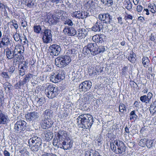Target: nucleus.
<instances>
[{
	"mask_svg": "<svg viewBox=\"0 0 156 156\" xmlns=\"http://www.w3.org/2000/svg\"><path fill=\"white\" fill-rule=\"evenodd\" d=\"M77 122L81 125L83 129L90 128L93 123V118L89 114H83L80 115L77 118Z\"/></svg>",
	"mask_w": 156,
	"mask_h": 156,
	"instance_id": "nucleus-1",
	"label": "nucleus"
},
{
	"mask_svg": "<svg viewBox=\"0 0 156 156\" xmlns=\"http://www.w3.org/2000/svg\"><path fill=\"white\" fill-rule=\"evenodd\" d=\"M52 111L49 109L45 110L40 118V120L41 124V127L44 129H46L49 127V122L48 120L52 116Z\"/></svg>",
	"mask_w": 156,
	"mask_h": 156,
	"instance_id": "nucleus-2",
	"label": "nucleus"
},
{
	"mask_svg": "<svg viewBox=\"0 0 156 156\" xmlns=\"http://www.w3.org/2000/svg\"><path fill=\"white\" fill-rule=\"evenodd\" d=\"M71 61V58L69 56L65 55L56 58L55 64L58 67L64 68L68 65Z\"/></svg>",
	"mask_w": 156,
	"mask_h": 156,
	"instance_id": "nucleus-3",
	"label": "nucleus"
},
{
	"mask_svg": "<svg viewBox=\"0 0 156 156\" xmlns=\"http://www.w3.org/2000/svg\"><path fill=\"white\" fill-rule=\"evenodd\" d=\"M45 94L50 99H53L59 94V90L57 87L53 85H49L45 90Z\"/></svg>",
	"mask_w": 156,
	"mask_h": 156,
	"instance_id": "nucleus-4",
	"label": "nucleus"
},
{
	"mask_svg": "<svg viewBox=\"0 0 156 156\" xmlns=\"http://www.w3.org/2000/svg\"><path fill=\"white\" fill-rule=\"evenodd\" d=\"M55 136L52 142L53 145L57 144V143L59 141H62L64 140L67 137V132L63 129H60L57 132H55Z\"/></svg>",
	"mask_w": 156,
	"mask_h": 156,
	"instance_id": "nucleus-5",
	"label": "nucleus"
},
{
	"mask_svg": "<svg viewBox=\"0 0 156 156\" xmlns=\"http://www.w3.org/2000/svg\"><path fill=\"white\" fill-rule=\"evenodd\" d=\"M73 143L72 140L69 138L67 137L62 141L58 142L57 144L53 145L55 146H58L65 150H69L72 147Z\"/></svg>",
	"mask_w": 156,
	"mask_h": 156,
	"instance_id": "nucleus-6",
	"label": "nucleus"
},
{
	"mask_svg": "<svg viewBox=\"0 0 156 156\" xmlns=\"http://www.w3.org/2000/svg\"><path fill=\"white\" fill-rule=\"evenodd\" d=\"M27 123L23 120L17 121L14 126V131L17 133H20L24 131L26 128Z\"/></svg>",
	"mask_w": 156,
	"mask_h": 156,
	"instance_id": "nucleus-7",
	"label": "nucleus"
},
{
	"mask_svg": "<svg viewBox=\"0 0 156 156\" xmlns=\"http://www.w3.org/2000/svg\"><path fill=\"white\" fill-rule=\"evenodd\" d=\"M65 74L64 72L59 71V73L51 74L50 77L51 81L54 83H57L63 80L65 78Z\"/></svg>",
	"mask_w": 156,
	"mask_h": 156,
	"instance_id": "nucleus-8",
	"label": "nucleus"
},
{
	"mask_svg": "<svg viewBox=\"0 0 156 156\" xmlns=\"http://www.w3.org/2000/svg\"><path fill=\"white\" fill-rule=\"evenodd\" d=\"M92 83L90 81L86 80L81 83L79 85V89L80 92L87 91L90 88Z\"/></svg>",
	"mask_w": 156,
	"mask_h": 156,
	"instance_id": "nucleus-9",
	"label": "nucleus"
},
{
	"mask_svg": "<svg viewBox=\"0 0 156 156\" xmlns=\"http://www.w3.org/2000/svg\"><path fill=\"white\" fill-rule=\"evenodd\" d=\"M49 50L51 55L58 56L60 54L61 48L59 45L56 44H53L49 47Z\"/></svg>",
	"mask_w": 156,
	"mask_h": 156,
	"instance_id": "nucleus-10",
	"label": "nucleus"
},
{
	"mask_svg": "<svg viewBox=\"0 0 156 156\" xmlns=\"http://www.w3.org/2000/svg\"><path fill=\"white\" fill-rule=\"evenodd\" d=\"M51 30L49 29H45L43 33V36L42 39L43 42L46 43L50 42L51 40Z\"/></svg>",
	"mask_w": 156,
	"mask_h": 156,
	"instance_id": "nucleus-11",
	"label": "nucleus"
},
{
	"mask_svg": "<svg viewBox=\"0 0 156 156\" xmlns=\"http://www.w3.org/2000/svg\"><path fill=\"white\" fill-rule=\"evenodd\" d=\"M39 116V113L37 112H34L28 113L25 115V117L27 121H30L37 119Z\"/></svg>",
	"mask_w": 156,
	"mask_h": 156,
	"instance_id": "nucleus-12",
	"label": "nucleus"
},
{
	"mask_svg": "<svg viewBox=\"0 0 156 156\" xmlns=\"http://www.w3.org/2000/svg\"><path fill=\"white\" fill-rule=\"evenodd\" d=\"M115 144L118 147V153L122 154L123 152H125L126 147L124 143L120 140H116Z\"/></svg>",
	"mask_w": 156,
	"mask_h": 156,
	"instance_id": "nucleus-13",
	"label": "nucleus"
},
{
	"mask_svg": "<svg viewBox=\"0 0 156 156\" xmlns=\"http://www.w3.org/2000/svg\"><path fill=\"white\" fill-rule=\"evenodd\" d=\"M88 13L85 11L80 12V11H75L72 14L73 17L78 19H84L88 16Z\"/></svg>",
	"mask_w": 156,
	"mask_h": 156,
	"instance_id": "nucleus-14",
	"label": "nucleus"
},
{
	"mask_svg": "<svg viewBox=\"0 0 156 156\" xmlns=\"http://www.w3.org/2000/svg\"><path fill=\"white\" fill-rule=\"evenodd\" d=\"M63 32L69 36H74L76 34V31L75 28L72 27H66L63 30Z\"/></svg>",
	"mask_w": 156,
	"mask_h": 156,
	"instance_id": "nucleus-15",
	"label": "nucleus"
},
{
	"mask_svg": "<svg viewBox=\"0 0 156 156\" xmlns=\"http://www.w3.org/2000/svg\"><path fill=\"white\" fill-rule=\"evenodd\" d=\"M115 136L114 135L113 133H110L109 134L108 136V138H110L109 142H110V147L111 149L114 152H115L116 150V147L115 145H114L115 141L114 140L115 139Z\"/></svg>",
	"mask_w": 156,
	"mask_h": 156,
	"instance_id": "nucleus-16",
	"label": "nucleus"
},
{
	"mask_svg": "<svg viewBox=\"0 0 156 156\" xmlns=\"http://www.w3.org/2000/svg\"><path fill=\"white\" fill-rule=\"evenodd\" d=\"M10 44V39L6 35H3L0 41L1 46L3 48L6 47H8Z\"/></svg>",
	"mask_w": 156,
	"mask_h": 156,
	"instance_id": "nucleus-17",
	"label": "nucleus"
},
{
	"mask_svg": "<svg viewBox=\"0 0 156 156\" xmlns=\"http://www.w3.org/2000/svg\"><path fill=\"white\" fill-rule=\"evenodd\" d=\"M8 120V116L0 110V125L7 124Z\"/></svg>",
	"mask_w": 156,
	"mask_h": 156,
	"instance_id": "nucleus-18",
	"label": "nucleus"
},
{
	"mask_svg": "<svg viewBox=\"0 0 156 156\" xmlns=\"http://www.w3.org/2000/svg\"><path fill=\"white\" fill-rule=\"evenodd\" d=\"M28 144H41V140L40 137L35 136L33 137L30 139L28 140Z\"/></svg>",
	"mask_w": 156,
	"mask_h": 156,
	"instance_id": "nucleus-19",
	"label": "nucleus"
},
{
	"mask_svg": "<svg viewBox=\"0 0 156 156\" xmlns=\"http://www.w3.org/2000/svg\"><path fill=\"white\" fill-rule=\"evenodd\" d=\"M94 98L92 94L90 93H88L83 95V100L86 103H90Z\"/></svg>",
	"mask_w": 156,
	"mask_h": 156,
	"instance_id": "nucleus-20",
	"label": "nucleus"
},
{
	"mask_svg": "<svg viewBox=\"0 0 156 156\" xmlns=\"http://www.w3.org/2000/svg\"><path fill=\"white\" fill-rule=\"evenodd\" d=\"M43 137L47 141H49L52 138L53 133L49 130L44 131L43 134Z\"/></svg>",
	"mask_w": 156,
	"mask_h": 156,
	"instance_id": "nucleus-21",
	"label": "nucleus"
},
{
	"mask_svg": "<svg viewBox=\"0 0 156 156\" xmlns=\"http://www.w3.org/2000/svg\"><path fill=\"white\" fill-rule=\"evenodd\" d=\"M87 45L88 48H90L92 55H95L97 54V50L98 46L96 43H90Z\"/></svg>",
	"mask_w": 156,
	"mask_h": 156,
	"instance_id": "nucleus-22",
	"label": "nucleus"
},
{
	"mask_svg": "<svg viewBox=\"0 0 156 156\" xmlns=\"http://www.w3.org/2000/svg\"><path fill=\"white\" fill-rule=\"evenodd\" d=\"M6 55L7 58L8 59H12L15 54L16 51L11 48H7L6 49Z\"/></svg>",
	"mask_w": 156,
	"mask_h": 156,
	"instance_id": "nucleus-23",
	"label": "nucleus"
},
{
	"mask_svg": "<svg viewBox=\"0 0 156 156\" xmlns=\"http://www.w3.org/2000/svg\"><path fill=\"white\" fill-rule=\"evenodd\" d=\"M49 23L50 24L55 25L60 21V19H59L54 14L49 17H48Z\"/></svg>",
	"mask_w": 156,
	"mask_h": 156,
	"instance_id": "nucleus-24",
	"label": "nucleus"
},
{
	"mask_svg": "<svg viewBox=\"0 0 156 156\" xmlns=\"http://www.w3.org/2000/svg\"><path fill=\"white\" fill-rule=\"evenodd\" d=\"M100 99H97L95 98L93 99L92 101L91 102V104L92 105V107L95 111L98 110L99 107V105L100 104Z\"/></svg>",
	"mask_w": 156,
	"mask_h": 156,
	"instance_id": "nucleus-25",
	"label": "nucleus"
},
{
	"mask_svg": "<svg viewBox=\"0 0 156 156\" xmlns=\"http://www.w3.org/2000/svg\"><path fill=\"white\" fill-rule=\"evenodd\" d=\"M23 56L22 55L16 54V53L13 56L12 59L13 65H16L22 59Z\"/></svg>",
	"mask_w": 156,
	"mask_h": 156,
	"instance_id": "nucleus-26",
	"label": "nucleus"
},
{
	"mask_svg": "<svg viewBox=\"0 0 156 156\" xmlns=\"http://www.w3.org/2000/svg\"><path fill=\"white\" fill-rule=\"evenodd\" d=\"M142 63L145 68H147L148 67L149 65L150 64V60L148 57L146 56H143L141 60Z\"/></svg>",
	"mask_w": 156,
	"mask_h": 156,
	"instance_id": "nucleus-27",
	"label": "nucleus"
},
{
	"mask_svg": "<svg viewBox=\"0 0 156 156\" xmlns=\"http://www.w3.org/2000/svg\"><path fill=\"white\" fill-rule=\"evenodd\" d=\"M41 144H29V147L32 151L35 153L38 151L41 148Z\"/></svg>",
	"mask_w": 156,
	"mask_h": 156,
	"instance_id": "nucleus-28",
	"label": "nucleus"
},
{
	"mask_svg": "<svg viewBox=\"0 0 156 156\" xmlns=\"http://www.w3.org/2000/svg\"><path fill=\"white\" fill-rule=\"evenodd\" d=\"M149 111L151 113H154L156 112V100L152 101L150 103Z\"/></svg>",
	"mask_w": 156,
	"mask_h": 156,
	"instance_id": "nucleus-29",
	"label": "nucleus"
},
{
	"mask_svg": "<svg viewBox=\"0 0 156 156\" xmlns=\"http://www.w3.org/2000/svg\"><path fill=\"white\" fill-rule=\"evenodd\" d=\"M33 76V74L28 73L25 75L24 76V79L23 80H22V81L24 85L26 84V83L29 82L31 78H32Z\"/></svg>",
	"mask_w": 156,
	"mask_h": 156,
	"instance_id": "nucleus-30",
	"label": "nucleus"
},
{
	"mask_svg": "<svg viewBox=\"0 0 156 156\" xmlns=\"http://www.w3.org/2000/svg\"><path fill=\"white\" fill-rule=\"evenodd\" d=\"M136 55L135 53L132 52V53H130L127 56V58L128 60L131 63H135L136 59Z\"/></svg>",
	"mask_w": 156,
	"mask_h": 156,
	"instance_id": "nucleus-31",
	"label": "nucleus"
},
{
	"mask_svg": "<svg viewBox=\"0 0 156 156\" xmlns=\"http://www.w3.org/2000/svg\"><path fill=\"white\" fill-rule=\"evenodd\" d=\"M100 23L97 22L92 27V30L94 32H99L101 30V25Z\"/></svg>",
	"mask_w": 156,
	"mask_h": 156,
	"instance_id": "nucleus-32",
	"label": "nucleus"
},
{
	"mask_svg": "<svg viewBox=\"0 0 156 156\" xmlns=\"http://www.w3.org/2000/svg\"><path fill=\"white\" fill-rule=\"evenodd\" d=\"M124 6L128 10L130 11L132 9V4L130 0H126L124 1Z\"/></svg>",
	"mask_w": 156,
	"mask_h": 156,
	"instance_id": "nucleus-33",
	"label": "nucleus"
},
{
	"mask_svg": "<svg viewBox=\"0 0 156 156\" xmlns=\"http://www.w3.org/2000/svg\"><path fill=\"white\" fill-rule=\"evenodd\" d=\"M106 14L105 13L100 14L98 16V18L99 20L104 23H105L106 24V26H107V20H106Z\"/></svg>",
	"mask_w": 156,
	"mask_h": 156,
	"instance_id": "nucleus-34",
	"label": "nucleus"
},
{
	"mask_svg": "<svg viewBox=\"0 0 156 156\" xmlns=\"http://www.w3.org/2000/svg\"><path fill=\"white\" fill-rule=\"evenodd\" d=\"M104 69L102 68H101L99 66H97L92 73L94 74V75L99 74L100 73H101L103 71V69Z\"/></svg>",
	"mask_w": 156,
	"mask_h": 156,
	"instance_id": "nucleus-35",
	"label": "nucleus"
},
{
	"mask_svg": "<svg viewBox=\"0 0 156 156\" xmlns=\"http://www.w3.org/2000/svg\"><path fill=\"white\" fill-rule=\"evenodd\" d=\"M25 3L26 5L30 8H33L34 5H36L34 2L32 0H27Z\"/></svg>",
	"mask_w": 156,
	"mask_h": 156,
	"instance_id": "nucleus-36",
	"label": "nucleus"
},
{
	"mask_svg": "<svg viewBox=\"0 0 156 156\" xmlns=\"http://www.w3.org/2000/svg\"><path fill=\"white\" fill-rule=\"evenodd\" d=\"M36 101H37V105L39 106H42L44 103L45 100L44 97H42L40 98H36Z\"/></svg>",
	"mask_w": 156,
	"mask_h": 156,
	"instance_id": "nucleus-37",
	"label": "nucleus"
},
{
	"mask_svg": "<svg viewBox=\"0 0 156 156\" xmlns=\"http://www.w3.org/2000/svg\"><path fill=\"white\" fill-rule=\"evenodd\" d=\"M119 111L122 113L125 112H126L127 111L126 106L122 103H121L119 104Z\"/></svg>",
	"mask_w": 156,
	"mask_h": 156,
	"instance_id": "nucleus-38",
	"label": "nucleus"
},
{
	"mask_svg": "<svg viewBox=\"0 0 156 156\" xmlns=\"http://www.w3.org/2000/svg\"><path fill=\"white\" fill-rule=\"evenodd\" d=\"M19 68V74L20 75L23 76L25 74V71L27 69L26 68V67H23V66H21L20 65L18 66Z\"/></svg>",
	"mask_w": 156,
	"mask_h": 156,
	"instance_id": "nucleus-39",
	"label": "nucleus"
},
{
	"mask_svg": "<svg viewBox=\"0 0 156 156\" xmlns=\"http://www.w3.org/2000/svg\"><path fill=\"white\" fill-rule=\"evenodd\" d=\"M63 11L62 10L57 9L55 10L53 14L59 19H60V18L63 15Z\"/></svg>",
	"mask_w": 156,
	"mask_h": 156,
	"instance_id": "nucleus-40",
	"label": "nucleus"
},
{
	"mask_svg": "<svg viewBox=\"0 0 156 156\" xmlns=\"http://www.w3.org/2000/svg\"><path fill=\"white\" fill-rule=\"evenodd\" d=\"M107 124L105 123V124L103 125L102 127V130L101 134L104 136L107 135Z\"/></svg>",
	"mask_w": 156,
	"mask_h": 156,
	"instance_id": "nucleus-41",
	"label": "nucleus"
},
{
	"mask_svg": "<svg viewBox=\"0 0 156 156\" xmlns=\"http://www.w3.org/2000/svg\"><path fill=\"white\" fill-rule=\"evenodd\" d=\"M129 117V119L130 120H132V119H134L135 121L137 119L138 116L135 114V110H133L130 112Z\"/></svg>",
	"mask_w": 156,
	"mask_h": 156,
	"instance_id": "nucleus-42",
	"label": "nucleus"
},
{
	"mask_svg": "<svg viewBox=\"0 0 156 156\" xmlns=\"http://www.w3.org/2000/svg\"><path fill=\"white\" fill-rule=\"evenodd\" d=\"M12 85L10 83L8 82H6L3 84V87H4L5 89L6 90V88H7L8 89V91L10 92L12 89L11 87Z\"/></svg>",
	"mask_w": 156,
	"mask_h": 156,
	"instance_id": "nucleus-43",
	"label": "nucleus"
},
{
	"mask_svg": "<svg viewBox=\"0 0 156 156\" xmlns=\"http://www.w3.org/2000/svg\"><path fill=\"white\" fill-rule=\"evenodd\" d=\"M82 51L85 55L90 54V53L91 54V51L90 48H88L87 45L86 46L83 48Z\"/></svg>",
	"mask_w": 156,
	"mask_h": 156,
	"instance_id": "nucleus-44",
	"label": "nucleus"
},
{
	"mask_svg": "<svg viewBox=\"0 0 156 156\" xmlns=\"http://www.w3.org/2000/svg\"><path fill=\"white\" fill-rule=\"evenodd\" d=\"M33 29L34 32L37 34L40 33L41 30V28L39 25L34 26Z\"/></svg>",
	"mask_w": 156,
	"mask_h": 156,
	"instance_id": "nucleus-45",
	"label": "nucleus"
},
{
	"mask_svg": "<svg viewBox=\"0 0 156 156\" xmlns=\"http://www.w3.org/2000/svg\"><path fill=\"white\" fill-rule=\"evenodd\" d=\"M154 144V140L147 139L146 146L148 148L152 147Z\"/></svg>",
	"mask_w": 156,
	"mask_h": 156,
	"instance_id": "nucleus-46",
	"label": "nucleus"
},
{
	"mask_svg": "<svg viewBox=\"0 0 156 156\" xmlns=\"http://www.w3.org/2000/svg\"><path fill=\"white\" fill-rule=\"evenodd\" d=\"M147 140V139L146 138L141 139L139 143V145L141 147H144L145 145H146Z\"/></svg>",
	"mask_w": 156,
	"mask_h": 156,
	"instance_id": "nucleus-47",
	"label": "nucleus"
},
{
	"mask_svg": "<svg viewBox=\"0 0 156 156\" xmlns=\"http://www.w3.org/2000/svg\"><path fill=\"white\" fill-rule=\"evenodd\" d=\"M140 100L141 102L143 103H145L146 104L149 102V101L147 98V96L146 95H144L140 96Z\"/></svg>",
	"mask_w": 156,
	"mask_h": 156,
	"instance_id": "nucleus-48",
	"label": "nucleus"
},
{
	"mask_svg": "<svg viewBox=\"0 0 156 156\" xmlns=\"http://www.w3.org/2000/svg\"><path fill=\"white\" fill-rule=\"evenodd\" d=\"M13 37L14 38V40L16 41H18L20 40L21 41H22V39L20 36V34H19L16 33L15 34H14Z\"/></svg>",
	"mask_w": 156,
	"mask_h": 156,
	"instance_id": "nucleus-49",
	"label": "nucleus"
},
{
	"mask_svg": "<svg viewBox=\"0 0 156 156\" xmlns=\"http://www.w3.org/2000/svg\"><path fill=\"white\" fill-rule=\"evenodd\" d=\"M99 40V42L102 43V42L105 41L106 40V37L104 34L101 35L99 36V38L98 39Z\"/></svg>",
	"mask_w": 156,
	"mask_h": 156,
	"instance_id": "nucleus-50",
	"label": "nucleus"
},
{
	"mask_svg": "<svg viewBox=\"0 0 156 156\" xmlns=\"http://www.w3.org/2000/svg\"><path fill=\"white\" fill-rule=\"evenodd\" d=\"M96 151L93 150L92 149H90L88 151H87L85 153V156H94V152Z\"/></svg>",
	"mask_w": 156,
	"mask_h": 156,
	"instance_id": "nucleus-51",
	"label": "nucleus"
},
{
	"mask_svg": "<svg viewBox=\"0 0 156 156\" xmlns=\"http://www.w3.org/2000/svg\"><path fill=\"white\" fill-rule=\"evenodd\" d=\"M79 32L83 35L82 38L85 37L87 35V31L84 29H82L79 30Z\"/></svg>",
	"mask_w": 156,
	"mask_h": 156,
	"instance_id": "nucleus-52",
	"label": "nucleus"
},
{
	"mask_svg": "<svg viewBox=\"0 0 156 156\" xmlns=\"http://www.w3.org/2000/svg\"><path fill=\"white\" fill-rule=\"evenodd\" d=\"M151 8L150 11L153 13H154L156 12V5L154 4L153 5H150L149 6Z\"/></svg>",
	"mask_w": 156,
	"mask_h": 156,
	"instance_id": "nucleus-53",
	"label": "nucleus"
},
{
	"mask_svg": "<svg viewBox=\"0 0 156 156\" xmlns=\"http://www.w3.org/2000/svg\"><path fill=\"white\" fill-rule=\"evenodd\" d=\"M97 54L101 52H103L105 51V48L104 46H100L99 47H97Z\"/></svg>",
	"mask_w": 156,
	"mask_h": 156,
	"instance_id": "nucleus-54",
	"label": "nucleus"
},
{
	"mask_svg": "<svg viewBox=\"0 0 156 156\" xmlns=\"http://www.w3.org/2000/svg\"><path fill=\"white\" fill-rule=\"evenodd\" d=\"M24 85L22 81L20 80L15 85L14 87L16 89H20L21 86Z\"/></svg>",
	"mask_w": 156,
	"mask_h": 156,
	"instance_id": "nucleus-55",
	"label": "nucleus"
},
{
	"mask_svg": "<svg viewBox=\"0 0 156 156\" xmlns=\"http://www.w3.org/2000/svg\"><path fill=\"white\" fill-rule=\"evenodd\" d=\"M64 24H68V25L70 26H72L73 25V23L72 20L69 19H67L65 20Z\"/></svg>",
	"mask_w": 156,
	"mask_h": 156,
	"instance_id": "nucleus-56",
	"label": "nucleus"
},
{
	"mask_svg": "<svg viewBox=\"0 0 156 156\" xmlns=\"http://www.w3.org/2000/svg\"><path fill=\"white\" fill-rule=\"evenodd\" d=\"M128 67L127 66H125L123 68L122 70V74L123 75L125 76L127 73V71Z\"/></svg>",
	"mask_w": 156,
	"mask_h": 156,
	"instance_id": "nucleus-57",
	"label": "nucleus"
},
{
	"mask_svg": "<svg viewBox=\"0 0 156 156\" xmlns=\"http://www.w3.org/2000/svg\"><path fill=\"white\" fill-rule=\"evenodd\" d=\"M1 75L4 78L6 79V80L10 79V76L6 72H2V73Z\"/></svg>",
	"mask_w": 156,
	"mask_h": 156,
	"instance_id": "nucleus-58",
	"label": "nucleus"
},
{
	"mask_svg": "<svg viewBox=\"0 0 156 156\" xmlns=\"http://www.w3.org/2000/svg\"><path fill=\"white\" fill-rule=\"evenodd\" d=\"M69 114V112L67 110H65L63 112V114L61 117V118L63 119L65 118Z\"/></svg>",
	"mask_w": 156,
	"mask_h": 156,
	"instance_id": "nucleus-59",
	"label": "nucleus"
},
{
	"mask_svg": "<svg viewBox=\"0 0 156 156\" xmlns=\"http://www.w3.org/2000/svg\"><path fill=\"white\" fill-rule=\"evenodd\" d=\"M41 156H57L55 154L52 153H48L44 152L41 155Z\"/></svg>",
	"mask_w": 156,
	"mask_h": 156,
	"instance_id": "nucleus-60",
	"label": "nucleus"
},
{
	"mask_svg": "<svg viewBox=\"0 0 156 156\" xmlns=\"http://www.w3.org/2000/svg\"><path fill=\"white\" fill-rule=\"evenodd\" d=\"M99 38V36L96 35L93 37L92 39L95 42H99V40L98 39Z\"/></svg>",
	"mask_w": 156,
	"mask_h": 156,
	"instance_id": "nucleus-61",
	"label": "nucleus"
},
{
	"mask_svg": "<svg viewBox=\"0 0 156 156\" xmlns=\"http://www.w3.org/2000/svg\"><path fill=\"white\" fill-rule=\"evenodd\" d=\"M149 39L151 41H154L156 39V36L152 33L149 37Z\"/></svg>",
	"mask_w": 156,
	"mask_h": 156,
	"instance_id": "nucleus-62",
	"label": "nucleus"
},
{
	"mask_svg": "<svg viewBox=\"0 0 156 156\" xmlns=\"http://www.w3.org/2000/svg\"><path fill=\"white\" fill-rule=\"evenodd\" d=\"M153 96V95L151 93L149 92L148 93L147 97L149 102L151 101Z\"/></svg>",
	"mask_w": 156,
	"mask_h": 156,
	"instance_id": "nucleus-63",
	"label": "nucleus"
},
{
	"mask_svg": "<svg viewBox=\"0 0 156 156\" xmlns=\"http://www.w3.org/2000/svg\"><path fill=\"white\" fill-rule=\"evenodd\" d=\"M108 17H109V20L108 22L111 25H112L113 24V21L112 19L113 18L112 16H111L110 14L108 13Z\"/></svg>",
	"mask_w": 156,
	"mask_h": 156,
	"instance_id": "nucleus-64",
	"label": "nucleus"
}]
</instances>
